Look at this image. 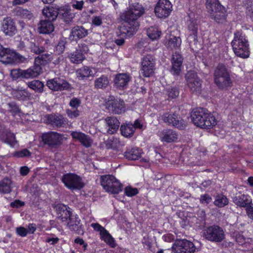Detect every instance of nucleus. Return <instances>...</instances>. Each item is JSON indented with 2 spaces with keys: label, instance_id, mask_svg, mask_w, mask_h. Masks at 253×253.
Here are the masks:
<instances>
[{
  "label": "nucleus",
  "instance_id": "0eeeda50",
  "mask_svg": "<svg viewBox=\"0 0 253 253\" xmlns=\"http://www.w3.org/2000/svg\"><path fill=\"white\" fill-rule=\"evenodd\" d=\"M205 238L209 241L221 242L225 238L223 230L218 226H211L204 231Z\"/></svg>",
  "mask_w": 253,
  "mask_h": 253
},
{
  "label": "nucleus",
  "instance_id": "13d9d810",
  "mask_svg": "<svg viewBox=\"0 0 253 253\" xmlns=\"http://www.w3.org/2000/svg\"><path fill=\"white\" fill-rule=\"evenodd\" d=\"M212 201L211 197L208 194H204L201 196L200 201L203 204H208Z\"/></svg>",
  "mask_w": 253,
  "mask_h": 253
},
{
  "label": "nucleus",
  "instance_id": "603ef678",
  "mask_svg": "<svg viewBox=\"0 0 253 253\" xmlns=\"http://www.w3.org/2000/svg\"><path fill=\"white\" fill-rule=\"evenodd\" d=\"M166 93L169 98H174L179 95V92L176 87H169L166 89Z\"/></svg>",
  "mask_w": 253,
  "mask_h": 253
},
{
  "label": "nucleus",
  "instance_id": "ddd939ff",
  "mask_svg": "<svg viewBox=\"0 0 253 253\" xmlns=\"http://www.w3.org/2000/svg\"><path fill=\"white\" fill-rule=\"evenodd\" d=\"M42 140L45 144L55 148L59 145L62 140V136L56 132L50 131L42 135Z\"/></svg>",
  "mask_w": 253,
  "mask_h": 253
},
{
  "label": "nucleus",
  "instance_id": "bf43d9fd",
  "mask_svg": "<svg viewBox=\"0 0 253 253\" xmlns=\"http://www.w3.org/2000/svg\"><path fill=\"white\" fill-rule=\"evenodd\" d=\"M81 100L78 98H72L69 103L70 106L74 109H77L80 106Z\"/></svg>",
  "mask_w": 253,
  "mask_h": 253
},
{
  "label": "nucleus",
  "instance_id": "052dcab7",
  "mask_svg": "<svg viewBox=\"0 0 253 253\" xmlns=\"http://www.w3.org/2000/svg\"><path fill=\"white\" fill-rule=\"evenodd\" d=\"M91 226L94 230L100 232V235L102 234L106 230L103 227L97 223H92Z\"/></svg>",
  "mask_w": 253,
  "mask_h": 253
},
{
  "label": "nucleus",
  "instance_id": "a19ab883",
  "mask_svg": "<svg viewBox=\"0 0 253 253\" xmlns=\"http://www.w3.org/2000/svg\"><path fill=\"white\" fill-rule=\"evenodd\" d=\"M15 14L18 16H20L23 19L31 20L33 17V13L21 7H18L14 10Z\"/></svg>",
  "mask_w": 253,
  "mask_h": 253
},
{
  "label": "nucleus",
  "instance_id": "f03ea898",
  "mask_svg": "<svg viewBox=\"0 0 253 253\" xmlns=\"http://www.w3.org/2000/svg\"><path fill=\"white\" fill-rule=\"evenodd\" d=\"M235 54L242 58H247L250 56L248 40L242 33L238 31L234 33V39L231 42Z\"/></svg>",
  "mask_w": 253,
  "mask_h": 253
},
{
  "label": "nucleus",
  "instance_id": "4d7b16f0",
  "mask_svg": "<svg viewBox=\"0 0 253 253\" xmlns=\"http://www.w3.org/2000/svg\"><path fill=\"white\" fill-rule=\"evenodd\" d=\"M66 113L68 117L71 119L76 118L80 115V111L77 109L75 110L67 109L66 110Z\"/></svg>",
  "mask_w": 253,
  "mask_h": 253
},
{
  "label": "nucleus",
  "instance_id": "f3484780",
  "mask_svg": "<svg viewBox=\"0 0 253 253\" xmlns=\"http://www.w3.org/2000/svg\"><path fill=\"white\" fill-rule=\"evenodd\" d=\"M183 58L181 54L178 51H175L172 54L171 69V73L176 76L179 75L181 72V65L183 62Z\"/></svg>",
  "mask_w": 253,
  "mask_h": 253
},
{
  "label": "nucleus",
  "instance_id": "72a5a7b5",
  "mask_svg": "<svg viewBox=\"0 0 253 253\" xmlns=\"http://www.w3.org/2000/svg\"><path fill=\"white\" fill-rule=\"evenodd\" d=\"M0 140L11 147H14L17 143L14 134L9 129L7 130L4 135L0 136Z\"/></svg>",
  "mask_w": 253,
  "mask_h": 253
},
{
  "label": "nucleus",
  "instance_id": "6e6d98bb",
  "mask_svg": "<svg viewBox=\"0 0 253 253\" xmlns=\"http://www.w3.org/2000/svg\"><path fill=\"white\" fill-rule=\"evenodd\" d=\"M14 155L18 158L30 157L31 156V153L27 149H24L21 151L16 152Z\"/></svg>",
  "mask_w": 253,
  "mask_h": 253
},
{
  "label": "nucleus",
  "instance_id": "f257e3e1",
  "mask_svg": "<svg viewBox=\"0 0 253 253\" xmlns=\"http://www.w3.org/2000/svg\"><path fill=\"white\" fill-rule=\"evenodd\" d=\"M191 117L194 125L202 128L210 129L216 124L213 115L202 108L194 109Z\"/></svg>",
  "mask_w": 253,
  "mask_h": 253
},
{
  "label": "nucleus",
  "instance_id": "aec40b11",
  "mask_svg": "<svg viewBox=\"0 0 253 253\" xmlns=\"http://www.w3.org/2000/svg\"><path fill=\"white\" fill-rule=\"evenodd\" d=\"M46 123L53 127L64 126L67 123L66 119L60 115L51 114L46 116Z\"/></svg>",
  "mask_w": 253,
  "mask_h": 253
},
{
  "label": "nucleus",
  "instance_id": "393cba45",
  "mask_svg": "<svg viewBox=\"0 0 253 253\" xmlns=\"http://www.w3.org/2000/svg\"><path fill=\"white\" fill-rule=\"evenodd\" d=\"M71 135L74 139L78 140L84 146L89 147L91 145L92 140L87 135L79 131H73Z\"/></svg>",
  "mask_w": 253,
  "mask_h": 253
},
{
  "label": "nucleus",
  "instance_id": "680f3d73",
  "mask_svg": "<svg viewBox=\"0 0 253 253\" xmlns=\"http://www.w3.org/2000/svg\"><path fill=\"white\" fill-rule=\"evenodd\" d=\"M16 232L18 235L21 237H25L28 233L27 230L23 227H19L16 228Z\"/></svg>",
  "mask_w": 253,
  "mask_h": 253
},
{
  "label": "nucleus",
  "instance_id": "37998d69",
  "mask_svg": "<svg viewBox=\"0 0 253 253\" xmlns=\"http://www.w3.org/2000/svg\"><path fill=\"white\" fill-rule=\"evenodd\" d=\"M13 97L19 100H24L29 96L28 92L25 89H14L12 91Z\"/></svg>",
  "mask_w": 253,
  "mask_h": 253
},
{
  "label": "nucleus",
  "instance_id": "e2e57ef3",
  "mask_svg": "<svg viewBox=\"0 0 253 253\" xmlns=\"http://www.w3.org/2000/svg\"><path fill=\"white\" fill-rule=\"evenodd\" d=\"M119 143V140L117 138H114L111 141H109L107 143V147L108 148L117 149V144Z\"/></svg>",
  "mask_w": 253,
  "mask_h": 253
},
{
  "label": "nucleus",
  "instance_id": "b1692460",
  "mask_svg": "<svg viewBox=\"0 0 253 253\" xmlns=\"http://www.w3.org/2000/svg\"><path fill=\"white\" fill-rule=\"evenodd\" d=\"M171 9L172 4L169 0H159V18L168 17Z\"/></svg>",
  "mask_w": 253,
  "mask_h": 253
},
{
  "label": "nucleus",
  "instance_id": "a18cd8bd",
  "mask_svg": "<svg viewBox=\"0 0 253 253\" xmlns=\"http://www.w3.org/2000/svg\"><path fill=\"white\" fill-rule=\"evenodd\" d=\"M69 57L71 61L76 64L81 63L84 59L83 54L78 50L71 53Z\"/></svg>",
  "mask_w": 253,
  "mask_h": 253
},
{
  "label": "nucleus",
  "instance_id": "58836bf2",
  "mask_svg": "<svg viewBox=\"0 0 253 253\" xmlns=\"http://www.w3.org/2000/svg\"><path fill=\"white\" fill-rule=\"evenodd\" d=\"M28 86L35 92L42 93L43 91L44 84L39 80H33L27 83Z\"/></svg>",
  "mask_w": 253,
  "mask_h": 253
},
{
  "label": "nucleus",
  "instance_id": "412c9836",
  "mask_svg": "<svg viewBox=\"0 0 253 253\" xmlns=\"http://www.w3.org/2000/svg\"><path fill=\"white\" fill-rule=\"evenodd\" d=\"M88 34L87 29L82 26H76L71 29L69 39L71 41L81 39L85 37Z\"/></svg>",
  "mask_w": 253,
  "mask_h": 253
},
{
  "label": "nucleus",
  "instance_id": "6e6552de",
  "mask_svg": "<svg viewBox=\"0 0 253 253\" xmlns=\"http://www.w3.org/2000/svg\"><path fill=\"white\" fill-rule=\"evenodd\" d=\"M62 181L71 190H79L84 186L81 178L77 174L69 173L63 175Z\"/></svg>",
  "mask_w": 253,
  "mask_h": 253
},
{
  "label": "nucleus",
  "instance_id": "f704fd0d",
  "mask_svg": "<svg viewBox=\"0 0 253 253\" xmlns=\"http://www.w3.org/2000/svg\"><path fill=\"white\" fill-rule=\"evenodd\" d=\"M42 13L47 18V20L53 21L58 15V10L53 7H46L43 9Z\"/></svg>",
  "mask_w": 253,
  "mask_h": 253
},
{
  "label": "nucleus",
  "instance_id": "c85d7f7f",
  "mask_svg": "<svg viewBox=\"0 0 253 253\" xmlns=\"http://www.w3.org/2000/svg\"><path fill=\"white\" fill-rule=\"evenodd\" d=\"M105 122L108 127L107 132L109 134L114 133L119 127L120 122L116 117H107Z\"/></svg>",
  "mask_w": 253,
  "mask_h": 253
},
{
  "label": "nucleus",
  "instance_id": "c03bdc74",
  "mask_svg": "<svg viewBox=\"0 0 253 253\" xmlns=\"http://www.w3.org/2000/svg\"><path fill=\"white\" fill-rule=\"evenodd\" d=\"M11 180L8 178H4L0 182V193H8L11 191Z\"/></svg>",
  "mask_w": 253,
  "mask_h": 253
},
{
  "label": "nucleus",
  "instance_id": "6ab92c4d",
  "mask_svg": "<svg viewBox=\"0 0 253 253\" xmlns=\"http://www.w3.org/2000/svg\"><path fill=\"white\" fill-rule=\"evenodd\" d=\"M130 80L131 77L128 74L119 73L114 78V85L117 88L124 89L127 87Z\"/></svg>",
  "mask_w": 253,
  "mask_h": 253
},
{
  "label": "nucleus",
  "instance_id": "338daca9",
  "mask_svg": "<svg viewBox=\"0 0 253 253\" xmlns=\"http://www.w3.org/2000/svg\"><path fill=\"white\" fill-rule=\"evenodd\" d=\"M16 63H24L27 61V58L16 52Z\"/></svg>",
  "mask_w": 253,
  "mask_h": 253
},
{
  "label": "nucleus",
  "instance_id": "1a4fd4ad",
  "mask_svg": "<svg viewBox=\"0 0 253 253\" xmlns=\"http://www.w3.org/2000/svg\"><path fill=\"white\" fill-rule=\"evenodd\" d=\"M187 84L190 90L196 94L201 93L202 81L193 71H189L186 75Z\"/></svg>",
  "mask_w": 253,
  "mask_h": 253
},
{
  "label": "nucleus",
  "instance_id": "5701e85b",
  "mask_svg": "<svg viewBox=\"0 0 253 253\" xmlns=\"http://www.w3.org/2000/svg\"><path fill=\"white\" fill-rule=\"evenodd\" d=\"M0 55V61L5 64H16V52L8 48H4Z\"/></svg>",
  "mask_w": 253,
  "mask_h": 253
},
{
  "label": "nucleus",
  "instance_id": "5fc2aeb1",
  "mask_svg": "<svg viewBox=\"0 0 253 253\" xmlns=\"http://www.w3.org/2000/svg\"><path fill=\"white\" fill-rule=\"evenodd\" d=\"M125 192L126 195L128 197H132L136 195L138 192V189L136 188H132L130 186H127L125 188Z\"/></svg>",
  "mask_w": 253,
  "mask_h": 253
},
{
  "label": "nucleus",
  "instance_id": "774afa93",
  "mask_svg": "<svg viewBox=\"0 0 253 253\" xmlns=\"http://www.w3.org/2000/svg\"><path fill=\"white\" fill-rule=\"evenodd\" d=\"M92 22L94 25L100 26L102 24V18L100 16H93Z\"/></svg>",
  "mask_w": 253,
  "mask_h": 253
},
{
  "label": "nucleus",
  "instance_id": "a211bd4d",
  "mask_svg": "<svg viewBox=\"0 0 253 253\" xmlns=\"http://www.w3.org/2000/svg\"><path fill=\"white\" fill-rule=\"evenodd\" d=\"M141 74L146 77H149L153 73L154 61L152 57L148 55L143 57L142 62Z\"/></svg>",
  "mask_w": 253,
  "mask_h": 253
},
{
  "label": "nucleus",
  "instance_id": "4468645a",
  "mask_svg": "<svg viewBox=\"0 0 253 253\" xmlns=\"http://www.w3.org/2000/svg\"><path fill=\"white\" fill-rule=\"evenodd\" d=\"M106 105L109 111L114 114H120L125 112V104L123 100L114 99L108 100Z\"/></svg>",
  "mask_w": 253,
  "mask_h": 253
},
{
  "label": "nucleus",
  "instance_id": "7c9ffc66",
  "mask_svg": "<svg viewBox=\"0 0 253 253\" xmlns=\"http://www.w3.org/2000/svg\"><path fill=\"white\" fill-rule=\"evenodd\" d=\"M53 59V57L52 54L44 53L40 55L39 56L35 58V65L34 66H39L41 68V73L42 68L41 65H44L47 64L49 62L51 61Z\"/></svg>",
  "mask_w": 253,
  "mask_h": 253
},
{
  "label": "nucleus",
  "instance_id": "2f4dec72",
  "mask_svg": "<svg viewBox=\"0 0 253 253\" xmlns=\"http://www.w3.org/2000/svg\"><path fill=\"white\" fill-rule=\"evenodd\" d=\"M94 74L95 73L92 68L88 66H84L78 69L76 71L77 77L81 80L93 76Z\"/></svg>",
  "mask_w": 253,
  "mask_h": 253
},
{
  "label": "nucleus",
  "instance_id": "dca6fc26",
  "mask_svg": "<svg viewBox=\"0 0 253 253\" xmlns=\"http://www.w3.org/2000/svg\"><path fill=\"white\" fill-rule=\"evenodd\" d=\"M46 85L50 89L54 91L67 89L70 87V84L68 82L58 78L47 81Z\"/></svg>",
  "mask_w": 253,
  "mask_h": 253
},
{
  "label": "nucleus",
  "instance_id": "e433bc0d",
  "mask_svg": "<svg viewBox=\"0 0 253 253\" xmlns=\"http://www.w3.org/2000/svg\"><path fill=\"white\" fill-rule=\"evenodd\" d=\"M142 150L138 148H133L125 152V156L128 159L136 160L140 158Z\"/></svg>",
  "mask_w": 253,
  "mask_h": 253
},
{
  "label": "nucleus",
  "instance_id": "2eb2a0df",
  "mask_svg": "<svg viewBox=\"0 0 253 253\" xmlns=\"http://www.w3.org/2000/svg\"><path fill=\"white\" fill-rule=\"evenodd\" d=\"M1 26V30L7 36H13L17 32L15 23L9 17H6L2 20Z\"/></svg>",
  "mask_w": 253,
  "mask_h": 253
},
{
  "label": "nucleus",
  "instance_id": "cd10ccee",
  "mask_svg": "<svg viewBox=\"0 0 253 253\" xmlns=\"http://www.w3.org/2000/svg\"><path fill=\"white\" fill-rule=\"evenodd\" d=\"M54 27L52 21L47 20H41L39 24L38 30L40 33L47 34L54 31Z\"/></svg>",
  "mask_w": 253,
  "mask_h": 253
},
{
  "label": "nucleus",
  "instance_id": "7ed1b4c3",
  "mask_svg": "<svg viewBox=\"0 0 253 253\" xmlns=\"http://www.w3.org/2000/svg\"><path fill=\"white\" fill-rule=\"evenodd\" d=\"M214 81L216 85L220 89H226L233 85L229 71L222 63L219 64L214 72Z\"/></svg>",
  "mask_w": 253,
  "mask_h": 253
},
{
  "label": "nucleus",
  "instance_id": "ea45409f",
  "mask_svg": "<svg viewBox=\"0 0 253 253\" xmlns=\"http://www.w3.org/2000/svg\"><path fill=\"white\" fill-rule=\"evenodd\" d=\"M211 18L213 19L218 23H223L226 20V14L224 7L221 10H217L213 14H210Z\"/></svg>",
  "mask_w": 253,
  "mask_h": 253
},
{
  "label": "nucleus",
  "instance_id": "c756f323",
  "mask_svg": "<svg viewBox=\"0 0 253 253\" xmlns=\"http://www.w3.org/2000/svg\"><path fill=\"white\" fill-rule=\"evenodd\" d=\"M233 202L238 206L246 208V211L251 206V201L249 197L245 195L236 196L233 199Z\"/></svg>",
  "mask_w": 253,
  "mask_h": 253
},
{
  "label": "nucleus",
  "instance_id": "3c124183",
  "mask_svg": "<svg viewBox=\"0 0 253 253\" xmlns=\"http://www.w3.org/2000/svg\"><path fill=\"white\" fill-rule=\"evenodd\" d=\"M147 34L152 41L157 40L158 38V28L153 27L149 28L147 31Z\"/></svg>",
  "mask_w": 253,
  "mask_h": 253
},
{
  "label": "nucleus",
  "instance_id": "39448f33",
  "mask_svg": "<svg viewBox=\"0 0 253 253\" xmlns=\"http://www.w3.org/2000/svg\"><path fill=\"white\" fill-rule=\"evenodd\" d=\"M40 74L41 68L38 65L24 70L20 69H13L10 72L11 77L13 80H17L20 77L26 79L36 78Z\"/></svg>",
  "mask_w": 253,
  "mask_h": 253
},
{
  "label": "nucleus",
  "instance_id": "864d4df0",
  "mask_svg": "<svg viewBox=\"0 0 253 253\" xmlns=\"http://www.w3.org/2000/svg\"><path fill=\"white\" fill-rule=\"evenodd\" d=\"M66 43V39L64 38L61 39L58 44L56 47V50L59 54L62 53L65 48V44Z\"/></svg>",
  "mask_w": 253,
  "mask_h": 253
},
{
  "label": "nucleus",
  "instance_id": "09e8293b",
  "mask_svg": "<svg viewBox=\"0 0 253 253\" xmlns=\"http://www.w3.org/2000/svg\"><path fill=\"white\" fill-rule=\"evenodd\" d=\"M101 238L111 247H114L115 244L114 240L109 233L106 230L102 234L100 235Z\"/></svg>",
  "mask_w": 253,
  "mask_h": 253
},
{
  "label": "nucleus",
  "instance_id": "49530a36",
  "mask_svg": "<svg viewBox=\"0 0 253 253\" xmlns=\"http://www.w3.org/2000/svg\"><path fill=\"white\" fill-rule=\"evenodd\" d=\"M228 199L225 196L222 194L217 195L214 201V205L219 208L224 207L226 205H228Z\"/></svg>",
  "mask_w": 253,
  "mask_h": 253
},
{
  "label": "nucleus",
  "instance_id": "a878e982",
  "mask_svg": "<svg viewBox=\"0 0 253 253\" xmlns=\"http://www.w3.org/2000/svg\"><path fill=\"white\" fill-rule=\"evenodd\" d=\"M178 135L174 130L170 129L163 130L161 132V140L168 143L174 142L178 139Z\"/></svg>",
  "mask_w": 253,
  "mask_h": 253
},
{
  "label": "nucleus",
  "instance_id": "c9c22d12",
  "mask_svg": "<svg viewBox=\"0 0 253 253\" xmlns=\"http://www.w3.org/2000/svg\"><path fill=\"white\" fill-rule=\"evenodd\" d=\"M122 134L126 137H131L135 131L133 124L130 123H126L121 126Z\"/></svg>",
  "mask_w": 253,
  "mask_h": 253
},
{
  "label": "nucleus",
  "instance_id": "0e129e2a",
  "mask_svg": "<svg viewBox=\"0 0 253 253\" xmlns=\"http://www.w3.org/2000/svg\"><path fill=\"white\" fill-rule=\"evenodd\" d=\"M84 4L83 0H76L72 4V7L76 9L81 10L83 9Z\"/></svg>",
  "mask_w": 253,
  "mask_h": 253
},
{
  "label": "nucleus",
  "instance_id": "9b49d317",
  "mask_svg": "<svg viewBox=\"0 0 253 253\" xmlns=\"http://www.w3.org/2000/svg\"><path fill=\"white\" fill-rule=\"evenodd\" d=\"M162 119L165 123L171 125L179 129H183L186 126V122L181 117L174 113H165L162 115Z\"/></svg>",
  "mask_w": 253,
  "mask_h": 253
},
{
  "label": "nucleus",
  "instance_id": "9d476101",
  "mask_svg": "<svg viewBox=\"0 0 253 253\" xmlns=\"http://www.w3.org/2000/svg\"><path fill=\"white\" fill-rule=\"evenodd\" d=\"M171 248L175 253H194L196 250L194 244L186 239L176 240Z\"/></svg>",
  "mask_w": 253,
  "mask_h": 253
},
{
  "label": "nucleus",
  "instance_id": "bb28decb",
  "mask_svg": "<svg viewBox=\"0 0 253 253\" xmlns=\"http://www.w3.org/2000/svg\"><path fill=\"white\" fill-rule=\"evenodd\" d=\"M188 28L190 32L188 40L190 43H195L197 40L198 25L196 20H189L188 22Z\"/></svg>",
  "mask_w": 253,
  "mask_h": 253
},
{
  "label": "nucleus",
  "instance_id": "79ce46f5",
  "mask_svg": "<svg viewBox=\"0 0 253 253\" xmlns=\"http://www.w3.org/2000/svg\"><path fill=\"white\" fill-rule=\"evenodd\" d=\"M78 218H73L72 216L69 218V221L67 223V225L69 229L72 231L77 232L78 233H80V228L81 226L80 225V221L78 219Z\"/></svg>",
  "mask_w": 253,
  "mask_h": 253
},
{
  "label": "nucleus",
  "instance_id": "4be33fe9",
  "mask_svg": "<svg viewBox=\"0 0 253 253\" xmlns=\"http://www.w3.org/2000/svg\"><path fill=\"white\" fill-rule=\"evenodd\" d=\"M55 209L57 214V218L62 222L66 221L71 216V212L68 210L66 206L59 204L55 206Z\"/></svg>",
  "mask_w": 253,
  "mask_h": 253
},
{
  "label": "nucleus",
  "instance_id": "20e7f679",
  "mask_svg": "<svg viewBox=\"0 0 253 253\" xmlns=\"http://www.w3.org/2000/svg\"><path fill=\"white\" fill-rule=\"evenodd\" d=\"M101 184L106 192L112 194H118L122 190L121 183L111 175L101 176Z\"/></svg>",
  "mask_w": 253,
  "mask_h": 253
},
{
  "label": "nucleus",
  "instance_id": "473e14b6",
  "mask_svg": "<svg viewBox=\"0 0 253 253\" xmlns=\"http://www.w3.org/2000/svg\"><path fill=\"white\" fill-rule=\"evenodd\" d=\"M206 7L209 14H213V12L224 8L218 0H207Z\"/></svg>",
  "mask_w": 253,
  "mask_h": 253
},
{
  "label": "nucleus",
  "instance_id": "69168bd1",
  "mask_svg": "<svg viewBox=\"0 0 253 253\" xmlns=\"http://www.w3.org/2000/svg\"><path fill=\"white\" fill-rule=\"evenodd\" d=\"M133 126L134 128V130L135 129H144V125L141 120L137 119L136 120Z\"/></svg>",
  "mask_w": 253,
  "mask_h": 253
},
{
  "label": "nucleus",
  "instance_id": "8fccbe9b",
  "mask_svg": "<svg viewBox=\"0 0 253 253\" xmlns=\"http://www.w3.org/2000/svg\"><path fill=\"white\" fill-rule=\"evenodd\" d=\"M29 48L31 52L36 54H40L45 51V48L43 46H40L38 44L34 42H30Z\"/></svg>",
  "mask_w": 253,
  "mask_h": 253
},
{
  "label": "nucleus",
  "instance_id": "423d86ee",
  "mask_svg": "<svg viewBox=\"0 0 253 253\" xmlns=\"http://www.w3.org/2000/svg\"><path fill=\"white\" fill-rule=\"evenodd\" d=\"M144 13V9L141 5L137 3L132 5L129 9L124 12L121 18L125 22L131 23H138L137 19Z\"/></svg>",
  "mask_w": 253,
  "mask_h": 253
},
{
  "label": "nucleus",
  "instance_id": "f8f14e48",
  "mask_svg": "<svg viewBox=\"0 0 253 253\" xmlns=\"http://www.w3.org/2000/svg\"><path fill=\"white\" fill-rule=\"evenodd\" d=\"M139 26L138 23H131L125 22L118 27L117 34L123 37H130L134 35L138 30Z\"/></svg>",
  "mask_w": 253,
  "mask_h": 253
},
{
  "label": "nucleus",
  "instance_id": "de8ad7c7",
  "mask_svg": "<svg viewBox=\"0 0 253 253\" xmlns=\"http://www.w3.org/2000/svg\"><path fill=\"white\" fill-rule=\"evenodd\" d=\"M181 43V39L177 37H173L170 38L168 42V46L171 49L178 48Z\"/></svg>",
  "mask_w": 253,
  "mask_h": 253
},
{
  "label": "nucleus",
  "instance_id": "4c0bfd02",
  "mask_svg": "<svg viewBox=\"0 0 253 253\" xmlns=\"http://www.w3.org/2000/svg\"><path fill=\"white\" fill-rule=\"evenodd\" d=\"M109 84V81L107 76L102 75L94 81V87L97 89H103L106 88Z\"/></svg>",
  "mask_w": 253,
  "mask_h": 253
}]
</instances>
